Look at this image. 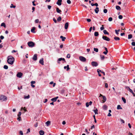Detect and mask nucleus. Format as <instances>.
Wrapping results in <instances>:
<instances>
[{"mask_svg":"<svg viewBox=\"0 0 135 135\" xmlns=\"http://www.w3.org/2000/svg\"><path fill=\"white\" fill-rule=\"evenodd\" d=\"M14 60V58L12 56H9L8 57L7 62L8 64L11 65L13 64Z\"/></svg>","mask_w":135,"mask_h":135,"instance_id":"obj_1","label":"nucleus"},{"mask_svg":"<svg viewBox=\"0 0 135 135\" xmlns=\"http://www.w3.org/2000/svg\"><path fill=\"white\" fill-rule=\"evenodd\" d=\"M27 44L30 47H32L35 46V43L32 41H30L28 42Z\"/></svg>","mask_w":135,"mask_h":135,"instance_id":"obj_2","label":"nucleus"},{"mask_svg":"<svg viewBox=\"0 0 135 135\" xmlns=\"http://www.w3.org/2000/svg\"><path fill=\"white\" fill-rule=\"evenodd\" d=\"M7 97H6L3 95H2L0 97V100L2 101H4L6 100Z\"/></svg>","mask_w":135,"mask_h":135,"instance_id":"obj_3","label":"nucleus"},{"mask_svg":"<svg viewBox=\"0 0 135 135\" xmlns=\"http://www.w3.org/2000/svg\"><path fill=\"white\" fill-rule=\"evenodd\" d=\"M80 60L82 62H85L86 61V58L84 57L80 56L79 57Z\"/></svg>","mask_w":135,"mask_h":135,"instance_id":"obj_4","label":"nucleus"},{"mask_svg":"<svg viewBox=\"0 0 135 135\" xmlns=\"http://www.w3.org/2000/svg\"><path fill=\"white\" fill-rule=\"evenodd\" d=\"M64 61L65 62H66V61H65L64 58H61L58 59L57 60V62L58 64H60V61Z\"/></svg>","mask_w":135,"mask_h":135,"instance_id":"obj_5","label":"nucleus"},{"mask_svg":"<svg viewBox=\"0 0 135 135\" xmlns=\"http://www.w3.org/2000/svg\"><path fill=\"white\" fill-rule=\"evenodd\" d=\"M102 38L103 40L107 41H109L110 40V39L109 37L105 36H102Z\"/></svg>","mask_w":135,"mask_h":135,"instance_id":"obj_6","label":"nucleus"},{"mask_svg":"<svg viewBox=\"0 0 135 135\" xmlns=\"http://www.w3.org/2000/svg\"><path fill=\"white\" fill-rule=\"evenodd\" d=\"M91 64L93 66L96 67L98 65V63L95 61H92L91 63Z\"/></svg>","mask_w":135,"mask_h":135,"instance_id":"obj_7","label":"nucleus"},{"mask_svg":"<svg viewBox=\"0 0 135 135\" xmlns=\"http://www.w3.org/2000/svg\"><path fill=\"white\" fill-rule=\"evenodd\" d=\"M23 75V74L21 72L18 73L16 75L17 76L18 78H21Z\"/></svg>","mask_w":135,"mask_h":135,"instance_id":"obj_8","label":"nucleus"},{"mask_svg":"<svg viewBox=\"0 0 135 135\" xmlns=\"http://www.w3.org/2000/svg\"><path fill=\"white\" fill-rule=\"evenodd\" d=\"M33 59L34 61H36L37 59V54H35L32 58Z\"/></svg>","mask_w":135,"mask_h":135,"instance_id":"obj_9","label":"nucleus"},{"mask_svg":"<svg viewBox=\"0 0 135 135\" xmlns=\"http://www.w3.org/2000/svg\"><path fill=\"white\" fill-rule=\"evenodd\" d=\"M92 102L91 101H90L89 102H87L86 103V106L87 107H88L89 105H91L92 104Z\"/></svg>","mask_w":135,"mask_h":135,"instance_id":"obj_10","label":"nucleus"},{"mask_svg":"<svg viewBox=\"0 0 135 135\" xmlns=\"http://www.w3.org/2000/svg\"><path fill=\"white\" fill-rule=\"evenodd\" d=\"M43 60V58H42L39 61L40 63L42 65H44V61Z\"/></svg>","mask_w":135,"mask_h":135,"instance_id":"obj_11","label":"nucleus"},{"mask_svg":"<svg viewBox=\"0 0 135 135\" xmlns=\"http://www.w3.org/2000/svg\"><path fill=\"white\" fill-rule=\"evenodd\" d=\"M58 97H55L51 99V100L52 101H53L54 102H55L56 101L57 99L58 98Z\"/></svg>","mask_w":135,"mask_h":135,"instance_id":"obj_12","label":"nucleus"},{"mask_svg":"<svg viewBox=\"0 0 135 135\" xmlns=\"http://www.w3.org/2000/svg\"><path fill=\"white\" fill-rule=\"evenodd\" d=\"M104 48L105 49V51H104L103 52V53L105 55H107L108 53V49H107L106 48V47H104Z\"/></svg>","mask_w":135,"mask_h":135,"instance_id":"obj_13","label":"nucleus"},{"mask_svg":"<svg viewBox=\"0 0 135 135\" xmlns=\"http://www.w3.org/2000/svg\"><path fill=\"white\" fill-rule=\"evenodd\" d=\"M62 0H58L57 2V4L59 6H60L61 5L62 2Z\"/></svg>","mask_w":135,"mask_h":135,"instance_id":"obj_14","label":"nucleus"},{"mask_svg":"<svg viewBox=\"0 0 135 135\" xmlns=\"http://www.w3.org/2000/svg\"><path fill=\"white\" fill-rule=\"evenodd\" d=\"M125 87L127 89V90H129L131 93H133V91L128 86H126Z\"/></svg>","mask_w":135,"mask_h":135,"instance_id":"obj_15","label":"nucleus"},{"mask_svg":"<svg viewBox=\"0 0 135 135\" xmlns=\"http://www.w3.org/2000/svg\"><path fill=\"white\" fill-rule=\"evenodd\" d=\"M69 26V23L68 22L66 23L65 25V29H68Z\"/></svg>","mask_w":135,"mask_h":135,"instance_id":"obj_16","label":"nucleus"},{"mask_svg":"<svg viewBox=\"0 0 135 135\" xmlns=\"http://www.w3.org/2000/svg\"><path fill=\"white\" fill-rule=\"evenodd\" d=\"M94 11L96 13H98L99 11V8L98 7H96Z\"/></svg>","mask_w":135,"mask_h":135,"instance_id":"obj_17","label":"nucleus"},{"mask_svg":"<svg viewBox=\"0 0 135 135\" xmlns=\"http://www.w3.org/2000/svg\"><path fill=\"white\" fill-rule=\"evenodd\" d=\"M40 135H43L44 133V132L42 130H40L39 132Z\"/></svg>","mask_w":135,"mask_h":135,"instance_id":"obj_18","label":"nucleus"},{"mask_svg":"<svg viewBox=\"0 0 135 135\" xmlns=\"http://www.w3.org/2000/svg\"><path fill=\"white\" fill-rule=\"evenodd\" d=\"M35 27H33L32 28L31 30V31L33 33H35Z\"/></svg>","mask_w":135,"mask_h":135,"instance_id":"obj_19","label":"nucleus"},{"mask_svg":"<svg viewBox=\"0 0 135 135\" xmlns=\"http://www.w3.org/2000/svg\"><path fill=\"white\" fill-rule=\"evenodd\" d=\"M108 107L106 105H104L103 107V109L104 110H107V109Z\"/></svg>","mask_w":135,"mask_h":135,"instance_id":"obj_20","label":"nucleus"},{"mask_svg":"<svg viewBox=\"0 0 135 135\" xmlns=\"http://www.w3.org/2000/svg\"><path fill=\"white\" fill-rule=\"evenodd\" d=\"M69 65H67L66 66H65L64 67V68L65 69L66 68H67L66 70L68 71L70 69V68L69 67Z\"/></svg>","mask_w":135,"mask_h":135,"instance_id":"obj_21","label":"nucleus"},{"mask_svg":"<svg viewBox=\"0 0 135 135\" xmlns=\"http://www.w3.org/2000/svg\"><path fill=\"white\" fill-rule=\"evenodd\" d=\"M56 11L57 13H61V11L60 9L58 8L57 7L56 8Z\"/></svg>","mask_w":135,"mask_h":135,"instance_id":"obj_22","label":"nucleus"},{"mask_svg":"<svg viewBox=\"0 0 135 135\" xmlns=\"http://www.w3.org/2000/svg\"><path fill=\"white\" fill-rule=\"evenodd\" d=\"M103 32L105 35H109V33L107 32L106 30H104L103 31Z\"/></svg>","mask_w":135,"mask_h":135,"instance_id":"obj_23","label":"nucleus"},{"mask_svg":"<svg viewBox=\"0 0 135 135\" xmlns=\"http://www.w3.org/2000/svg\"><path fill=\"white\" fill-rule=\"evenodd\" d=\"M60 38L62 39V41H64L65 39H66V38L65 37H64L62 36H60Z\"/></svg>","mask_w":135,"mask_h":135,"instance_id":"obj_24","label":"nucleus"},{"mask_svg":"<svg viewBox=\"0 0 135 135\" xmlns=\"http://www.w3.org/2000/svg\"><path fill=\"white\" fill-rule=\"evenodd\" d=\"M117 109H122V108L121 107L120 105H118L117 107Z\"/></svg>","mask_w":135,"mask_h":135,"instance_id":"obj_25","label":"nucleus"},{"mask_svg":"<svg viewBox=\"0 0 135 135\" xmlns=\"http://www.w3.org/2000/svg\"><path fill=\"white\" fill-rule=\"evenodd\" d=\"M114 39L116 41L119 40L120 39L118 37H115L114 38Z\"/></svg>","mask_w":135,"mask_h":135,"instance_id":"obj_26","label":"nucleus"},{"mask_svg":"<svg viewBox=\"0 0 135 135\" xmlns=\"http://www.w3.org/2000/svg\"><path fill=\"white\" fill-rule=\"evenodd\" d=\"M116 8L118 10H121V8L120 7L118 6H116Z\"/></svg>","mask_w":135,"mask_h":135,"instance_id":"obj_27","label":"nucleus"},{"mask_svg":"<svg viewBox=\"0 0 135 135\" xmlns=\"http://www.w3.org/2000/svg\"><path fill=\"white\" fill-rule=\"evenodd\" d=\"M30 95H28L27 96L24 95V98L25 99H28L30 98Z\"/></svg>","mask_w":135,"mask_h":135,"instance_id":"obj_28","label":"nucleus"},{"mask_svg":"<svg viewBox=\"0 0 135 135\" xmlns=\"http://www.w3.org/2000/svg\"><path fill=\"white\" fill-rule=\"evenodd\" d=\"M132 37V34H129L128 36V39H129Z\"/></svg>","mask_w":135,"mask_h":135,"instance_id":"obj_29","label":"nucleus"},{"mask_svg":"<svg viewBox=\"0 0 135 135\" xmlns=\"http://www.w3.org/2000/svg\"><path fill=\"white\" fill-rule=\"evenodd\" d=\"M100 57L101 59L102 60H103L104 59L105 57L103 55H100Z\"/></svg>","mask_w":135,"mask_h":135,"instance_id":"obj_30","label":"nucleus"},{"mask_svg":"<svg viewBox=\"0 0 135 135\" xmlns=\"http://www.w3.org/2000/svg\"><path fill=\"white\" fill-rule=\"evenodd\" d=\"M46 124L47 126H49V125L50 123V121H48L46 123Z\"/></svg>","mask_w":135,"mask_h":135,"instance_id":"obj_31","label":"nucleus"},{"mask_svg":"<svg viewBox=\"0 0 135 135\" xmlns=\"http://www.w3.org/2000/svg\"><path fill=\"white\" fill-rule=\"evenodd\" d=\"M93 111L95 114H98V110L97 109H96L95 110H94Z\"/></svg>","mask_w":135,"mask_h":135,"instance_id":"obj_32","label":"nucleus"},{"mask_svg":"<svg viewBox=\"0 0 135 135\" xmlns=\"http://www.w3.org/2000/svg\"><path fill=\"white\" fill-rule=\"evenodd\" d=\"M94 36H95L97 37L99 35L98 32H95L94 33Z\"/></svg>","mask_w":135,"mask_h":135,"instance_id":"obj_33","label":"nucleus"},{"mask_svg":"<svg viewBox=\"0 0 135 135\" xmlns=\"http://www.w3.org/2000/svg\"><path fill=\"white\" fill-rule=\"evenodd\" d=\"M61 17H59L57 19V20L58 22H59L61 21Z\"/></svg>","mask_w":135,"mask_h":135,"instance_id":"obj_34","label":"nucleus"},{"mask_svg":"<svg viewBox=\"0 0 135 135\" xmlns=\"http://www.w3.org/2000/svg\"><path fill=\"white\" fill-rule=\"evenodd\" d=\"M122 99L124 103H126V101L125 99L123 97L122 98Z\"/></svg>","mask_w":135,"mask_h":135,"instance_id":"obj_35","label":"nucleus"},{"mask_svg":"<svg viewBox=\"0 0 135 135\" xmlns=\"http://www.w3.org/2000/svg\"><path fill=\"white\" fill-rule=\"evenodd\" d=\"M103 98L104 101V102H106V101L107 98L105 96H103Z\"/></svg>","mask_w":135,"mask_h":135,"instance_id":"obj_36","label":"nucleus"},{"mask_svg":"<svg viewBox=\"0 0 135 135\" xmlns=\"http://www.w3.org/2000/svg\"><path fill=\"white\" fill-rule=\"evenodd\" d=\"M120 31V30L119 29L118 30H115V31L116 34L117 35H118L119 34V32Z\"/></svg>","mask_w":135,"mask_h":135,"instance_id":"obj_37","label":"nucleus"},{"mask_svg":"<svg viewBox=\"0 0 135 135\" xmlns=\"http://www.w3.org/2000/svg\"><path fill=\"white\" fill-rule=\"evenodd\" d=\"M94 50L96 52H98V49L97 48H94Z\"/></svg>","mask_w":135,"mask_h":135,"instance_id":"obj_38","label":"nucleus"},{"mask_svg":"<svg viewBox=\"0 0 135 135\" xmlns=\"http://www.w3.org/2000/svg\"><path fill=\"white\" fill-rule=\"evenodd\" d=\"M16 6H14L13 4H11V6H10V8H15L16 7Z\"/></svg>","mask_w":135,"mask_h":135,"instance_id":"obj_39","label":"nucleus"},{"mask_svg":"<svg viewBox=\"0 0 135 135\" xmlns=\"http://www.w3.org/2000/svg\"><path fill=\"white\" fill-rule=\"evenodd\" d=\"M3 68L5 69H8V66L6 65H4V66Z\"/></svg>","mask_w":135,"mask_h":135,"instance_id":"obj_40","label":"nucleus"},{"mask_svg":"<svg viewBox=\"0 0 135 135\" xmlns=\"http://www.w3.org/2000/svg\"><path fill=\"white\" fill-rule=\"evenodd\" d=\"M1 26H4V27H6V25H5V24L4 23H1Z\"/></svg>","mask_w":135,"mask_h":135,"instance_id":"obj_41","label":"nucleus"},{"mask_svg":"<svg viewBox=\"0 0 135 135\" xmlns=\"http://www.w3.org/2000/svg\"><path fill=\"white\" fill-rule=\"evenodd\" d=\"M17 120L19 121H20L21 120V118L20 117L18 116V118H17Z\"/></svg>","mask_w":135,"mask_h":135,"instance_id":"obj_42","label":"nucleus"},{"mask_svg":"<svg viewBox=\"0 0 135 135\" xmlns=\"http://www.w3.org/2000/svg\"><path fill=\"white\" fill-rule=\"evenodd\" d=\"M119 18L120 19H121L123 18V16L122 15H119L118 16Z\"/></svg>","mask_w":135,"mask_h":135,"instance_id":"obj_43","label":"nucleus"},{"mask_svg":"<svg viewBox=\"0 0 135 135\" xmlns=\"http://www.w3.org/2000/svg\"><path fill=\"white\" fill-rule=\"evenodd\" d=\"M113 20V18L112 17H109L108 19V20L109 21H111Z\"/></svg>","mask_w":135,"mask_h":135,"instance_id":"obj_44","label":"nucleus"},{"mask_svg":"<svg viewBox=\"0 0 135 135\" xmlns=\"http://www.w3.org/2000/svg\"><path fill=\"white\" fill-rule=\"evenodd\" d=\"M103 12L104 13H106L107 12V10L106 9H104L103 10Z\"/></svg>","mask_w":135,"mask_h":135,"instance_id":"obj_45","label":"nucleus"},{"mask_svg":"<svg viewBox=\"0 0 135 135\" xmlns=\"http://www.w3.org/2000/svg\"><path fill=\"white\" fill-rule=\"evenodd\" d=\"M53 20L55 23H56L57 22V21L55 18H53Z\"/></svg>","mask_w":135,"mask_h":135,"instance_id":"obj_46","label":"nucleus"},{"mask_svg":"<svg viewBox=\"0 0 135 135\" xmlns=\"http://www.w3.org/2000/svg\"><path fill=\"white\" fill-rule=\"evenodd\" d=\"M104 29V27H103V25H102V27H101L100 28V30H103Z\"/></svg>","mask_w":135,"mask_h":135,"instance_id":"obj_47","label":"nucleus"},{"mask_svg":"<svg viewBox=\"0 0 135 135\" xmlns=\"http://www.w3.org/2000/svg\"><path fill=\"white\" fill-rule=\"evenodd\" d=\"M19 134L20 135H23V133L22 131H20Z\"/></svg>","mask_w":135,"mask_h":135,"instance_id":"obj_48","label":"nucleus"},{"mask_svg":"<svg viewBox=\"0 0 135 135\" xmlns=\"http://www.w3.org/2000/svg\"><path fill=\"white\" fill-rule=\"evenodd\" d=\"M120 120L121 122L123 123H124V121L121 118L120 119Z\"/></svg>","mask_w":135,"mask_h":135,"instance_id":"obj_49","label":"nucleus"},{"mask_svg":"<svg viewBox=\"0 0 135 135\" xmlns=\"http://www.w3.org/2000/svg\"><path fill=\"white\" fill-rule=\"evenodd\" d=\"M67 2L69 4H70L71 3V2L70 0H67Z\"/></svg>","mask_w":135,"mask_h":135,"instance_id":"obj_50","label":"nucleus"},{"mask_svg":"<svg viewBox=\"0 0 135 135\" xmlns=\"http://www.w3.org/2000/svg\"><path fill=\"white\" fill-rule=\"evenodd\" d=\"M66 57L68 58H70V55L69 54H68L67 55Z\"/></svg>","mask_w":135,"mask_h":135,"instance_id":"obj_51","label":"nucleus"},{"mask_svg":"<svg viewBox=\"0 0 135 135\" xmlns=\"http://www.w3.org/2000/svg\"><path fill=\"white\" fill-rule=\"evenodd\" d=\"M38 22H39V20L38 19H36L35 20V22L36 23H38Z\"/></svg>","mask_w":135,"mask_h":135,"instance_id":"obj_52","label":"nucleus"},{"mask_svg":"<svg viewBox=\"0 0 135 135\" xmlns=\"http://www.w3.org/2000/svg\"><path fill=\"white\" fill-rule=\"evenodd\" d=\"M31 84H35V81H32L31 82Z\"/></svg>","mask_w":135,"mask_h":135,"instance_id":"obj_53","label":"nucleus"},{"mask_svg":"<svg viewBox=\"0 0 135 135\" xmlns=\"http://www.w3.org/2000/svg\"><path fill=\"white\" fill-rule=\"evenodd\" d=\"M97 72L98 73H99L100 72L101 73V72H102L101 70H100L99 69H98L97 70Z\"/></svg>","mask_w":135,"mask_h":135,"instance_id":"obj_54","label":"nucleus"},{"mask_svg":"<svg viewBox=\"0 0 135 135\" xmlns=\"http://www.w3.org/2000/svg\"><path fill=\"white\" fill-rule=\"evenodd\" d=\"M131 44L133 46H135V42H132Z\"/></svg>","mask_w":135,"mask_h":135,"instance_id":"obj_55","label":"nucleus"},{"mask_svg":"<svg viewBox=\"0 0 135 135\" xmlns=\"http://www.w3.org/2000/svg\"><path fill=\"white\" fill-rule=\"evenodd\" d=\"M30 132V128L28 129H27V132H26L27 134L29 132Z\"/></svg>","mask_w":135,"mask_h":135,"instance_id":"obj_56","label":"nucleus"},{"mask_svg":"<svg viewBox=\"0 0 135 135\" xmlns=\"http://www.w3.org/2000/svg\"><path fill=\"white\" fill-rule=\"evenodd\" d=\"M21 112H19L18 114V116H20H20L21 115Z\"/></svg>","mask_w":135,"mask_h":135,"instance_id":"obj_57","label":"nucleus"},{"mask_svg":"<svg viewBox=\"0 0 135 135\" xmlns=\"http://www.w3.org/2000/svg\"><path fill=\"white\" fill-rule=\"evenodd\" d=\"M47 7L48 8L50 9H51V6L50 5H48Z\"/></svg>","mask_w":135,"mask_h":135,"instance_id":"obj_58","label":"nucleus"},{"mask_svg":"<svg viewBox=\"0 0 135 135\" xmlns=\"http://www.w3.org/2000/svg\"><path fill=\"white\" fill-rule=\"evenodd\" d=\"M47 101V99H45L44 101H43V102L44 103H46Z\"/></svg>","mask_w":135,"mask_h":135,"instance_id":"obj_59","label":"nucleus"},{"mask_svg":"<svg viewBox=\"0 0 135 135\" xmlns=\"http://www.w3.org/2000/svg\"><path fill=\"white\" fill-rule=\"evenodd\" d=\"M0 38L2 40L4 38V37L3 36H0Z\"/></svg>","mask_w":135,"mask_h":135,"instance_id":"obj_60","label":"nucleus"},{"mask_svg":"<svg viewBox=\"0 0 135 135\" xmlns=\"http://www.w3.org/2000/svg\"><path fill=\"white\" fill-rule=\"evenodd\" d=\"M87 21L88 22H90L91 21V20L90 19H87Z\"/></svg>","mask_w":135,"mask_h":135,"instance_id":"obj_61","label":"nucleus"},{"mask_svg":"<svg viewBox=\"0 0 135 135\" xmlns=\"http://www.w3.org/2000/svg\"><path fill=\"white\" fill-rule=\"evenodd\" d=\"M95 128V126L94 125H93L91 128V129H92L93 128Z\"/></svg>","mask_w":135,"mask_h":135,"instance_id":"obj_62","label":"nucleus"},{"mask_svg":"<svg viewBox=\"0 0 135 135\" xmlns=\"http://www.w3.org/2000/svg\"><path fill=\"white\" fill-rule=\"evenodd\" d=\"M92 27H90L89 30V32H90L91 31L92 29Z\"/></svg>","mask_w":135,"mask_h":135,"instance_id":"obj_63","label":"nucleus"},{"mask_svg":"<svg viewBox=\"0 0 135 135\" xmlns=\"http://www.w3.org/2000/svg\"><path fill=\"white\" fill-rule=\"evenodd\" d=\"M125 33H120V35L121 36H123L125 35Z\"/></svg>","mask_w":135,"mask_h":135,"instance_id":"obj_64","label":"nucleus"}]
</instances>
